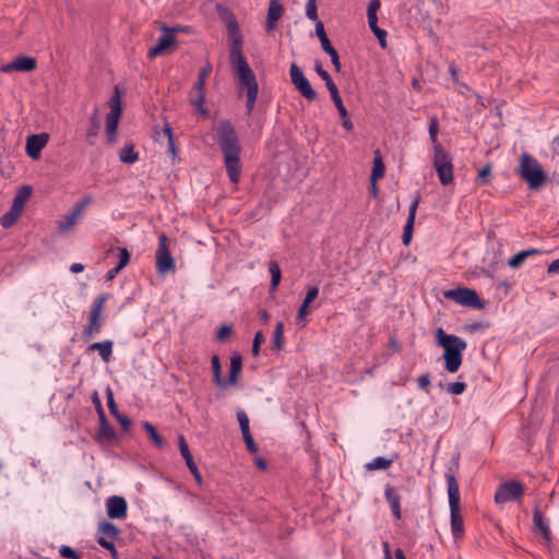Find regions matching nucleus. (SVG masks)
Instances as JSON below:
<instances>
[{
	"label": "nucleus",
	"instance_id": "4468645a",
	"mask_svg": "<svg viewBox=\"0 0 559 559\" xmlns=\"http://www.w3.org/2000/svg\"><path fill=\"white\" fill-rule=\"evenodd\" d=\"M289 75L294 86L307 100L312 102L317 99V92L312 88L309 80L305 76L304 72L296 63L290 64Z\"/></svg>",
	"mask_w": 559,
	"mask_h": 559
},
{
	"label": "nucleus",
	"instance_id": "5fc2aeb1",
	"mask_svg": "<svg viewBox=\"0 0 559 559\" xmlns=\"http://www.w3.org/2000/svg\"><path fill=\"white\" fill-rule=\"evenodd\" d=\"M243 441L246 443L247 450L250 453H257L258 452V445L255 444L253 437L251 432L242 433Z\"/></svg>",
	"mask_w": 559,
	"mask_h": 559
},
{
	"label": "nucleus",
	"instance_id": "dca6fc26",
	"mask_svg": "<svg viewBox=\"0 0 559 559\" xmlns=\"http://www.w3.org/2000/svg\"><path fill=\"white\" fill-rule=\"evenodd\" d=\"M92 202L91 195H85L84 198L80 199L72 210L67 213L62 219L58 224V229L60 233H66L69 229H71L76 223L79 217L82 215L83 211L86 209V206Z\"/></svg>",
	"mask_w": 559,
	"mask_h": 559
},
{
	"label": "nucleus",
	"instance_id": "c9c22d12",
	"mask_svg": "<svg viewBox=\"0 0 559 559\" xmlns=\"http://www.w3.org/2000/svg\"><path fill=\"white\" fill-rule=\"evenodd\" d=\"M119 159L124 164H133L139 160V153L134 151L132 143L126 144L119 152Z\"/></svg>",
	"mask_w": 559,
	"mask_h": 559
},
{
	"label": "nucleus",
	"instance_id": "a18cd8bd",
	"mask_svg": "<svg viewBox=\"0 0 559 559\" xmlns=\"http://www.w3.org/2000/svg\"><path fill=\"white\" fill-rule=\"evenodd\" d=\"M237 419L239 421L241 432L242 433L250 432V420L245 411L239 409L237 412Z\"/></svg>",
	"mask_w": 559,
	"mask_h": 559
},
{
	"label": "nucleus",
	"instance_id": "58836bf2",
	"mask_svg": "<svg viewBox=\"0 0 559 559\" xmlns=\"http://www.w3.org/2000/svg\"><path fill=\"white\" fill-rule=\"evenodd\" d=\"M269 272L271 275V290L275 292L282 278V271L276 261H271L269 264Z\"/></svg>",
	"mask_w": 559,
	"mask_h": 559
},
{
	"label": "nucleus",
	"instance_id": "37998d69",
	"mask_svg": "<svg viewBox=\"0 0 559 559\" xmlns=\"http://www.w3.org/2000/svg\"><path fill=\"white\" fill-rule=\"evenodd\" d=\"M429 139L433 144V147L437 145H441L438 142V133H439V120L436 116L430 117L428 124Z\"/></svg>",
	"mask_w": 559,
	"mask_h": 559
},
{
	"label": "nucleus",
	"instance_id": "3c124183",
	"mask_svg": "<svg viewBox=\"0 0 559 559\" xmlns=\"http://www.w3.org/2000/svg\"><path fill=\"white\" fill-rule=\"evenodd\" d=\"M59 554L62 558L66 559H82L81 556L74 549L67 545H62L59 548Z\"/></svg>",
	"mask_w": 559,
	"mask_h": 559
},
{
	"label": "nucleus",
	"instance_id": "052dcab7",
	"mask_svg": "<svg viewBox=\"0 0 559 559\" xmlns=\"http://www.w3.org/2000/svg\"><path fill=\"white\" fill-rule=\"evenodd\" d=\"M335 107L337 108V111L342 118H346L348 116L347 109L343 104L342 97L336 96L335 98H332Z\"/></svg>",
	"mask_w": 559,
	"mask_h": 559
},
{
	"label": "nucleus",
	"instance_id": "f3484780",
	"mask_svg": "<svg viewBox=\"0 0 559 559\" xmlns=\"http://www.w3.org/2000/svg\"><path fill=\"white\" fill-rule=\"evenodd\" d=\"M110 111L106 117V133L117 131L119 119L122 112L119 90L115 87V94L109 100Z\"/></svg>",
	"mask_w": 559,
	"mask_h": 559
},
{
	"label": "nucleus",
	"instance_id": "5701e85b",
	"mask_svg": "<svg viewBox=\"0 0 559 559\" xmlns=\"http://www.w3.org/2000/svg\"><path fill=\"white\" fill-rule=\"evenodd\" d=\"M419 201H420V195L417 194V197L414 199V201L412 202V204L409 206L408 217H407L406 224L404 226L403 236H402V240L405 246H407L411 242L412 237H413L414 223H415L416 211H417Z\"/></svg>",
	"mask_w": 559,
	"mask_h": 559
},
{
	"label": "nucleus",
	"instance_id": "a211bd4d",
	"mask_svg": "<svg viewBox=\"0 0 559 559\" xmlns=\"http://www.w3.org/2000/svg\"><path fill=\"white\" fill-rule=\"evenodd\" d=\"M178 447H179L180 454L183 457L189 471L193 475L195 481L198 483V485H202V483H203L202 475L193 460V456L189 450L188 442L183 435L178 436Z\"/></svg>",
	"mask_w": 559,
	"mask_h": 559
},
{
	"label": "nucleus",
	"instance_id": "2eb2a0df",
	"mask_svg": "<svg viewBox=\"0 0 559 559\" xmlns=\"http://www.w3.org/2000/svg\"><path fill=\"white\" fill-rule=\"evenodd\" d=\"M181 27L162 26L163 34L159 36L157 44L150 48L147 57L153 59L162 56L168 48L176 44L175 34L180 32Z\"/></svg>",
	"mask_w": 559,
	"mask_h": 559
},
{
	"label": "nucleus",
	"instance_id": "7c9ffc66",
	"mask_svg": "<svg viewBox=\"0 0 559 559\" xmlns=\"http://www.w3.org/2000/svg\"><path fill=\"white\" fill-rule=\"evenodd\" d=\"M368 24L371 32L379 39V43L382 48L386 46V32L378 26V16L377 14H367Z\"/></svg>",
	"mask_w": 559,
	"mask_h": 559
},
{
	"label": "nucleus",
	"instance_id": "f8f14e48",
	"mask_svg": "<svg viewBox=\"0 0 559 559\" xmlns=\"http://www.w3.org/2000/svg\"><path fill=\"white\" fill-rule=\"evenodd\" d=\"M289 75L294 86L307 100L312 102L317 99V92L312 88L309 80L305 76L304 72L296 63L290 64Z\"/></svg>",
	"mask_w": 559,
	"mask_h": 559
},
{
	"label": "nucleus",
	"instance_id": "39448f33",
	"mask_svg": "<svg viewBox=\"0 0 559 559\" xmlns=\"http://www.w3.org/2000/svg\"><path fill=\"white\" fill-rule=\"evenodd\" d=\"M519 174L532 190L539 189L547 180V175L540 164L535 157L527 153H523L521 156Z\"/></svg>",
	"mask_w": 559,
	"mask_h": 559
},
{
	"label": "nucleus",
	"instance_id": "8fccbe9b",
	"mask_svg": "<svg viewBox=\"0 0 559 559\" xmlns=\"http://www.w3.org/2000/svg\"><path fill=\"white\" fill-rule=\"evenodd\" d=\"M491 176V165L487 164L485 165L477 175V180L480 185H486L489 182Z\"/></svg>",
	"mask_w": 559,
	"mask_h": 559
},
{
	"label": "nucleus",
	"instance_id": "680f3d73",
	"mask_svg": "<svg viewBox=\"0 0 559 559\" xmlns=\"http://www.w3.org/2000/svg\"><path fill=\"white\" fill-rule=\"evenodd\" d=\"M324 82H325L326 88L329 90V92L331 94V98H335L336 96H340L338 88H337L336 84L333 82L332 78H329Z\"/></svg>",
	"mask_w": 559,
	"mask_h": 559
},
{
	"label": "nucleus",
	"instance_id": "ddd939ff",
	"mask_svg": "<svg viewBox=\"0 0 559 559\" xmlns=\"http://www.w3.org/2000/svg\"><path fill=\"white\" fill-rule=\"evenodd\" d=\"M289 75L294 86L307 100L312 102L317 99V92L312 88L309 80L305 76L304 72L296 63L290 64Z\"/></svg>",
	"mask_w": 559,
	"mask_h": 559
},
{
	"label": "nucleus",
	"instance_id": "4c0bfd02",
	"mask_svg": "<svg viewBox=\"0 0 559 559\" xmlns=\"http://www.w3.org/2000/svg\"><path fill=\"white\" fill-rule=\"evenodd\" d=\"M143 429L147 432L150 436L152 442L158 448L163 449L165 447V440L164 438L157 432L156 428L148 421L142 423Z\"/></svg>",
	"mask_w": 559,
	"mask_h": 559
},
{
	"label": "nucleus",
	"instance_id": "c756f323",
	"mask_svg": "<svg viewBox=\"0 0 559 559\" xmlns=\"http://www.w3.org/2000/svg\"><path fill=\"white\" fill-rule=\"evenodd\" d=\"M32 192H33V189L31 186H23L19 189V191L16 192V194L13 199L12 205H11L12 207H14V211L19 210V211L23 212L25 203L31 198Z\"/></svg>",
	"mask_w": 559,
	"mask_h": 559
},
{
	"label": "nucleus",
	"instance_id": "b1692460",
	"mask_svg": "<svg viewBox=\"0 0 559 559\" xmlns=\"http://www.w3.org/2000/svg\"><path fill=\"white\" fill-rule=\"evenodd\" d=\"M384 498L391 507L393 516L396 520H400L402 518L401 497L396 489L390 484H388L384 488Z\"/></svg>",
	"mask_w": 559,
	"mask_h": 559
},
{
	"label": "nucleus",
	"instance_id": "4be33fe9",
	"mask_svg": "<svg viewBox=\"0 0 559 559\" xmlns=\"http://www.w3.org/2000/svg\"><path fill=\"white\" fill-rule=\"evenodd\" d=\"M284 13V7L280 3L278 0H271L267 8L266 14V23L265 31L269 34H272L276 28V23L282 17Z\"/></svg>",
	"mask_w": 559,
	"mask_h": 559
},
{
	"label": "nucleus",
	"instance_id": "09e8293b",
	"mask_svg": "<svg viewBox=\"0 0 559 559\" xmlns=\"http://www.w3.org/2000/svg\"><path fill=\"white\" fill-rule=\"evenodd\" d=\"M306 16L311 20V21H314L317 23V21H320L319 17H318V10H317V3H316V0H308L307 3H306Z\"/></svg>",
	"mask_w": 559,
	"mask_h": 559
},
{
	"label": "nucleus",
	"instance_id": "1a4fd4ad",
	"mask_svg": "<svg viewBox=\"0 0 559 559\" xmlns=\"http://www.w3.org/2000/svg\"><path fill=\"white\" fill-rule=\"evenodd\" d=\"M443 297L448 300L456 302L457 305L474 309H483L485 307V304L479 298L478 294L474 289L467 287H459L445 290L443 293Z\"/></svg>",
	"mask_w": 559,
	"mask_h": 559
},
{
	"label": "nucleus",
	"instance_id": "2f4dec72",
	"mask_svg": "<svg viewBox=\"0 0 559 559\" xmlns=\"http://www.w3.org/2000/svg\"><path fill=\"white\" fill-rule=\"evenodd\" d=\"M540 253H542V250H539V249L523 250V251H520L519 253L514 254L512 258H510V260L508 261V264L512 269H518L523 264V262L528 257L540 254Z\"/></svg>",
	"mask_w": 559,
	"mask_h": 559
},
{
	"label": "nucleus",
	"instance_id": "774afa93",
	"mask_svg": "<svg viewBox=\"0 0 559 559\" xmlns=\"http://www.w3.org/2000/svg\"><path fill=\"white\" fill-rule=\"evenodd\" d=\"M314 70L316 72L318 73V75L323 80H328L329 78H331V75L329 74V72L326 70L323 69L322 64L317 61L316 64H314Z\"/></svg>",
	"mask_w": 559,
	"mask_h": 559
},
{
	"label": "nucleus",
	"instance_id": "6ab92c4d",
	"mask_svg": "<svg viewBox=\"0 0 559 559\" xmlns=\"http://www.w3.org/2000/svg\"><path fill=\"white\" fill-rule=\"evenodd\" d=\"M36 69V60L32 57L20 56L12 62L1 66L0 71L8 73L12 71L31 72Z\"/></svg>",
	"mask_w": 559,
	"mask_h": 559
},
{
	"label": "nucleus",
	"instance_id": "cd10ccee",
	"mask_svg": "<svg viewBox=\"0 0 559 559\" xmlns=\"http://www.w3.org/2000/svg\"><path fill=\"white\" fill-rule=\"evenodd\" d=\"M242 370V358L238 353H235L230 357V370L227 381V386L236 385L238 382V377Z\"/></svg>",
	"mask_w": 559,
	"mask_h": 559
},
{
	"label": "nucleus",
	"instance_id": "bb28decb",
	"mask_svg": "<svg viewBox=\"0 0 559 559\" xmlns=\"http://www.w3.org/2000/svg\"><path fill=\"white\" fill-rule=\"evenodd\" d=\"M114 343L110 340L104 342H96L88 346L87 350H97L104 362H109L112 357Z\"/></svg>",
	"mask_w": 559,
	"mask_h": 559
},
{
	"label": "nucleus",
	"instance_id": "0e129e2a",
	"mask_svg": "<svg viewBox=\"0 0 559 559\" xmlns=\"http://www.w3.org/2000/svg\"><path fill=\"white\" fill-rule=\"evenodd\" d=\"M115 418L119 421V424L121 425V428L124 431H127L132 424L131 420L126 415H122V414L115 416Z\"/></svg>",
	"mask_w": 559,
	"mask_h": 559
},
{
	"label": "nucleus",
	"instance_id": "9b49d317",
	"mask_svg": "<svg viewBox=\"0 0 559 559\" xmlns=\"http://www.w3.org/2000/svg\"><path fill=\"white\" fill-rule=\"evenodd\" d=\"M525 488L519 480H509L501 484L495 493V501L497 503H507L518 501L524 496Z\"/></svg>",
	"mask_w": 559,
	"mask_h": 559
},
{
	"label": "nucleus",
	"instance_id": "de8ad7c7",
	"mask_svg": "<svg viewBox=\"0 0 559 559\" xmlns=\"http://www.w3.org/2000/svg\"><path fill=\"white\" fill-rule=\"evenodd\" d=\"M106 399H107V406H108L110 414L114 417L119 415L120 413H119L118 406L115 402L114 392L109 386L106 389Z\"/></svg>",
	"mask_w": 559,
	"mask_h": 559
},
{
	"label": "nucleus",
	"instance_id": "bf43d9fd",
	"mask_svg": "<svg viewBox=\"0 0 559 559\" xmlns=\"http://www.w3.org/2000/svg\"><path fill=\"white\" fill-rule=\"evenodd\" d=\"M92 402H93V404L95 406V409H96V413H97L98 417L103 416V415H106L97 391L93 392V394H92Z\"/></svg>",
	"mask_w": 559,
	"mask_h": 559
},
{
	"label": "nucleus",
	"instance_id": "0eeeda50",
	"mask_svg": "<svg viewBox=\"0 0 559 559\" xmlns=\"http://www.w3.org/2000/svg\"><path fill=\"white\" fill-rule=\"evenodd\" d=\"M108 299V294L98 295L92 304L88 322L83 329V338L88 341L94 335H97L103 328L104 319L102 318V312L104 310L105 302Z\"/></svg>",
	"mask_w": 559,
	"mask_h": 559
},
{
	"label": "nucleus",
	"instance_id": "a19ab883",
	"mask_svg": "<svg viewBox=\"0 0 559 559\" xmlns=\"http://www.w3.org/2000/svg\"><path fill=\"white\" fill-rule=\"evenodd\" d=\"M272 346L276 350H281L284 347V323L277 322L275 325Z\"/></svg>",
	"mask_w": 559,
	"mask_h": 559
},
{
	"label": "nucleus",
	"instance_id": "e2e57ef3",
	"mask_svg": "<svg viewBox=\"0 0 559 559\" xmlns=\"http://www.w3.org/2000/svg\"><path fill=\"white\" fill-rule=\"evenodd\" d=\"M418 386L423 390H426L430 385V374L423 373L417 379Z\"/></svg>",
	"mask_w": 559,
	"mask_h": 559
},
{
	"label": "nucleus",
	"instance_id": "6e6d98bb",
	"mask_svg": "<svg viewBox=\"0 0 559 559\" xmlns=\"http://www.w3.org/2000/svg\"><path fill=\"white\" fill-rule=\"evenodd\" d=\"M466 390V383L464 382H453L448 385V392L454 395H460Z\"/></svg>",
	"mask_w": 559,
	"mask_h": 559
},
{
	"label": "nucleus",
	"instance_id": "603ef678",
	"mask_svg": "<svg viewBox=\"0 0 559 559\" xmlns=\"http://www.w3.org/2000/svg\"><path fill=\"white\" fill-rule=\"evenodd\" d=\"M233 334V326L228 324L222 325L216 332V340L225 342Z\"/></svg>",
	"mask_w": 559,
	"mask_h": 559
},
{
	"label": "nucleus",
	"instance_id": "13d9d810",
	"mask_svg": "<svg viewBox=\"0 0 559 559\" xmlns=\"http://www.w3.org/2000/svg\"><path fill=\"white\" fill-rule=\"evenodd\" d=\"M264 341V336L262 334V332H257L255 335H254V338H253V344H252V355L254 357H257L260 353V345L261 343Z\"/></svg>",
	"mask_w": 559,
	"mask_h": 559
},
{
	"label": "nucleus",
	"instance_id": "338daca9",
	"mask_svg": "<svg viewBox=\"0 0 559 559\" xmlns=\"http://www.w3.org/2000/svg\"><path fill=\"white\" fill-rule=\"evenodd\" d=\"M309 314V306L305 302H301L298 312H297V321H302Z\"/></svg>",
	"mask_w": 559,
	"mask_h": 559
},
{
	"label": "nucleus",
	"instance_id": "f257e3e1",
	"mask_svg": "<svg viewBox=\"0 0 559 559\" xmlns=\"http://www.w3.org/2000/svg\"><path fill=\"white\" fill-rule=\"evenodd\" d=\"M217 144L224 157V165L229 180L238 183L241 174V145L235 127L228 120H221L217 126Z\"/></svg>",
	"mask_w": 559,
	"mask_h": 559
},
{
	"label": "nucleus",
	"instance_id": "412c9836",
	"mask_svg": "<svg viewBox=\"0 0 559 559\" xmlns=\"http://www.w3.org/2000/svg\"><path fill=\"white\" fill-rule=\"evenodd\" d=\"M49 135L47 133L32 134L26 140V153L33 158L37 159L40 156L41 150L47 145Z\"/></svg>",
	"mask_w": 559,
	"mask_h": 559
},
{
	"label": "nucleus",
	"instance_id": "9d476101",
	"mask_svg": "<svg viewBox=\"0 0 559 559\" xmlns=\"http://www.w3.org/2000/svg\"><path fill=\"white\" fill-rule=\"evenodd\" d=\"M168 243V236L165 233L159 234L156 250V269L159 274L174 272L176 269L175 260L170 254Z\"/></svg>",
	"mask_w": 559,
	"mask_h": 559
},
{
	"label": "nucleus",
	"instance_id": "f03ea898",
	"mask_svg": "<svg viewBox=\"0 0 559 559\" xmlns=\"http://www.w3.org/2000/svg\"><path fill=\"white\" fill-rule=\"evenodd\" d=\"M436 337L438 344L444 348L445 369L451 373L456 372L462 365V354L466 349V342L456 335L447 334L441 328L437 330Z\"/></svg>",
	"mask_w": 559,
	"mask_h": 559
},
{
	"label": "nucleus",
	"instance_id": "c85d7f7f",
	"mask_svg": "<svg viewBox=\"0 0 559 559\" xmlns=\"http://www.w3.org/2000/svg\"><path fill=\"white\" fill-rule=\"evenodd\" d=\"M116 438V431L109 424L106 415L99 416V428L97 430V440L110 441Z\"/></svg>",
	"mask_w": 559,
	"mask_h": 559
},
{
	"label": "nucleus",
	"instance_id": "72a5a7b5",
	"mask_svg": "<svg viewBox=\"0 0 559 559\" xmlns=\"http://www.w3.org/2000/svg\"><path fill=\"white\" fill-rule=\"evenodd\" d=\"M384 173H385V166L382 160L380 151L377 150L374 152L373 166H372L371 176H370L371 181L376 182L377 180L383 178Z\"/></svg>",
	"mask_w": 559,
	"mask_h": 559
},
{
	"label": "nucleus",
	"instance_id": "7ed1b4c3",
	"mask_svg": "<svg viewBox=\"0 0 559 559\" xmlns=\"http://www.w3.org/2000/svg\"><path fill=\"white\" fill-rule=\"evenodd\" d=\"M231 68L238 78V86L240 90H247V114L251 115L258 97L259 85L254 72L250 68L246 58L230 60Z\"/></svg>",
	"mask_w": 559,
	"mask_h": 559
},
{
	"label": "nucleus",
	"instance_id": "e433bc0d",
	"mask_svg": "<svg viewBox=\"0 0 559 559\" xmlns=\"http://www.w3.org/2000/svg\"><path fill=\"white\" fill-rule=\"evenodd\" d=\"M99 536L105 538L116 539L120 533L119 528L111 522L104 521L98 526Z\"/></svg>",
	"mask_w": 559,
	"mask_h": 559
},
{
	"label": "nucleus",
	"instance_id": "4d7b16f0",
	"mask_svg": "<svg viewBox=\"0 0 559 559\" xmlns=\"http://www.w3.org/2000/svg\"><path fill=\"white\" fill-rule=\"evenodd\" d=\"M319 296V287L318 286H312L310 287L308 290H307V294L302 300V302L307 304L308 306H310V304L317 299V297Z\"/></svg>",
	"mask_w": 559,
	"mask_h": 559
},
{
	"label": "nucleus",
	"instance_id": "ea45409f",
	"mask_svg": "<svg viewBox=\"0 0 559 559\" xmlns=\"http://www.w3.org/2000/svg\"><path fill=\"white\" fill-rule=\"evenodd\" d=\"M393 463V460L386 459L383 456L374 457L372 461L368 462L365 467L368 471H377V469H388Z\"/></svg>",
	"mask_w": 559,
	"mask_h": 559
},
{
	"label": "nucleus",
	"instance_id": "393cba45",
	"mask_svg": "<svg viewBox=\"0 0 559 559\" xmlns=\"http://www.w3.org/2000/svg\"><path fill=\"white\" fill-rule=\"evenodd\" d=\"M533 523H534L535 528L537 531H539L540 534L543 535V537L546 540L547 545H549L550 542H551L550 527H549V524L547 523L544 514L537 508L533 512Z\"/></svg>",
	"mask_w": 559,
	"mask_h": 559
},
{
	"label": "nucleus",
	"instance_id": "79ce46f5",
	"mask_svg": "<svg viewBox=\"0 0 559 559\" xmlns=\"http://www.w3.org/2000/svg\"><path fill=\"white\" fill-rule=\"evenodd\" d=\"M22 212L19 210L14 211V207L11 209L1 217L0 223L2 227L10 228L12 227L16 221L20 218Z\"/></svg>",
	"mask_w": 559,
	"mask_h": 559
},
{
	"label": "nucleus",
	"instance_id": "20e7f679",
	"mask_svg": "<svg viewBox=\"0 0 559 559\" xmlns=\"http://www.w3.org/2000/svg\"><path fill=\"white\" fill-rule=\"evenodd\" d=\"M450 506L451 532L455 539L464 535V523L461 515V496L457 480L453 474H445Z\"/></svg>",
	"mask_w": 559,
	"mask_h": 559
},
{
	"label": "nucleus",
	"instance_id": "c03bdc74",
	"mask_svg": "<svg viewBox=\"0 0 559 559\" xmlns=\"http://www.w3.org/2000/svg\"><path fill=\"white\" fill-rule=\"evenodd\" d=\"M316 34H317L320 43H321L322 49L325 48V47H330L331 41L328 38V35H326V33L324 31V25H323L322 21H317V23H316Z\"/></svg>",
	"mask_w": 559,
	"mask_h": 559
},
{
	"label": "nucleus",
	"instance_id": "aec40b11",
	"mask_svg": "<svg viewBox=\"0 0 559 559\" xmlns=\"http://www.w3.org/2000/svg\"><path fill=\"white\" fill-rule=\"evenodd\" d=\"M107 514L110 519H124L127 516L128 504L123 497L112 496L106 501Z\"/></svg>",
	"mask_w": 559,
	"mask_h": 559
},
{
	"label": "nucleus",
	"instance_id": "a878e982",
	"mask_svg": "<svg viewBox=\"0 0 559 559\" xmlns=\"http://www.w3.org/2000/svg\"><path fill=\"white\" fill-rule=\"evenodd\" d=\"M204 88L205 87H203V86L193 85V87L189 94V99H190L191 104L201 112L202 116L207 115V110L204 107V103H205Z\"/></svg>",
	"mask_w": 559,
	"mask_h": 559
},
{
	"label": "nucleus",
	"instance_id": "473e14b6",
	"mask_svg": "<svg viewBox=\"0 0 559 559\" xmlns=\"http://www.w3.org/2000/svg\"><path fill=\"white\" fill-rule=\"evenodd\" d=\"M100 130V122L97 116V110L93 114V116L90 119V126L86 131V141L88 145L95 144V139L98 136Z\"/></svg>",
	"mask_w": 559,
	"mask_h": 559
},
{
	"label": "nucleus",
	"instance_id": "69168bd1",
	"mask_svg": "<svg viewBox=\"0 0 559 559\" xmlns=\"http://www.w3.org/2000/svg\"><path fill=\"white\" fill-rule=\"evenodd\" d=\"M114 539L105 538L104 536L97 537V543L107 550H111L115 547Z\"/></svg>",
	"mask_w": 559,
	"mask_h": 559
},
{
	"label": "nucleus",
	"instance_id": "6e6552de",
	"mask_svg": "<svg viewBox=\"0 0 559 559\" xmlns=\"http://www.w3.org/2000/svg\"><path fill=\"white\" fill-rule=\"evenodd\" d=\"M433 167L442 186H448L453 181L452 159L442 145L433 147Z\"/></svg>",
	"mask_w": 559,
	"mask_h": 559
},
{
	"label": "nucleus",
	"instance_id": "49530a36",
	"mask_svg": "<svg viewBox=\"0 0 559 559\" xmlns=\"http://www.w3.org/2000/svg\"><path fill=\"white\" fill-rule=\"evenodd\" d=\"M212 72V66L211 63H206L199 72V75H198V80L197 82L194 83V85L197 86H203L205 87V83H206V79L209 78V75L211 74Z\"/></svg>",
	"mask_w": 559,
	"mask_h": 559
},
{
	"label": "nucleus",
	"instance_id": "864d4df0",
	"mask_svg": "<svg viewBox=\"0 0 559 559\" xmlns=\"http://www.w3.org/2000/svg\"><path fill=\"white\" fill-rule=\"evenodd\" d=\"M118 251H119V262L117 265H118V270H122L130 262L131 254L127 248H118Z\"/></svg>",
	"mask_w": 559,
	"mask_h": 559
},
{
	"label": "nucleus",
	"instance_id": "423d86ee",
	"mask_svg": "<svg viewBox=\"0 0 559 559\" xmlns=\"http://www.w3.org/2000/svg\"><path fill=\"white\" fill-rule=\"evenodd\" d=\"M216 8L221 17L226 23L228 38L230 40V60L242 58V35L235 14L223 5H217Z\"/></svg>",
	"mask_w": 559,
	"mask_h": 559
},
{
	"label": "nucleus",
	"instance_id": "f704fd0d",
	"mask_svg": "<svg viewBox=\"0 0 559 559\" xmlns=\"http://www.w3.org/2000/svg\"><path fill=\"white\" fill-rule=\"evenodd\" d=\"M212 370H213V381L214 383L219 388H227V381L226 379H223L222 377V365L219 357L217 355H213L212 359Z\"/></svg>",
	"mask_w": 559,
	"mask_h": 559
}]
</instances>
